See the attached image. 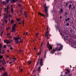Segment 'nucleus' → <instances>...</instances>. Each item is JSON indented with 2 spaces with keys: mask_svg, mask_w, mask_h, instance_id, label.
Wrapping results in <instances>:
<instances>
[{
  "mask_svg": "<svg viewBox=\"0 0 76 76\" xmlns=\"http://www.w3.org/2000/svg\"><path fill=\"white\" fill-rule=\"evenodd\" d=\"M4 70V69L3 67L0 68V71H1V70Z\"/></svg>",
  "mask_w": 76,
  "mask_h": 76,
  "instance_id": "19",
  "label": "nucleus"
},
{
  "mask_svg": "<svg viewBox=\"0 0 76 76\" xmlns=\"http://www.w3.org/2000/svg\"><path fill=\"white\" fill-rule=\"evenodd\" d=\"M13 2H15V0H11Z\"/></svg>",
  "mask_w": 76,
  "mask_h": 76,
  "instance_id": "31",
  "label": "nucleus"
},
{
  "mask_svg": "<svg viewBox=\"0 0 76 76\" xmlns=\"http://www.w3.org/2000/svg\"><path fill=\"white\" fill-rule=\"evenodd\" d=\"M12 13H13V8H12Z\"/></svg>",
  "mask_w": 76,
  "mask_h": 76,
  "instance_id": "28",
  "label": "nucleus"
},
{
  "mask_svg": "<svg viewBox=\"0 0 76 76\" xmlns=\"http://www.w3.org/2000/svg\"><path fill=\"white\" fill-rule=\"evenodd\" d=\"M63 12V10H62V9H60V13H61Z\"/></svg>",
  "mask_w": 76,
  "mask_h": 76,
  "instance_id": "20",
  "label": "nucleus"
},
{
  "mask_svg": "<svg viewBox=\"0 0 76 76\" xmlns=\"http://www.w3.org/2000/svg\"><path fill=\"white\" fill-rule=\"evenodd\" d=\"M9 17H12V15H10V14H9Z\"/></svg>",
  "mask_w": 76,
  "mask_h": 76,
  "instance_id": "36",
  "label": "nucleus"
},
{
  "mask_svg": "<svg viewBox=\"0 0 76 76\" xmlns=\"http://www.w3.org/2000/svg\"><path fill=\"white\" fill-rule=\"evenodd\" d=\"M10 33H8L7 34V36H8V35H10Z\"/></svg>",
  "mask_w": 76,
  "mask_h": 76,
  "instance_id": "38",
  "label": "nucleus"
},
{
  "mask_svg": "<svg viewBox=\"0 0 76 76\" xmlns=\"http://www.w3.org/2000/svg\"><path fill=\"white\" fill-rule=\"evenodd\" d=\"M14 38L15 40H18L20 38V37H14Z\"/></svg>",
  "mask_w": 76,
  "mask_h": 76,
  "instance_id": "15",
  "label": "nucleus"
},
{
  "mask_svg": "<svg viewBox=\"0 0 76 76\" xmlns=\"http://www.w3.org/2000/svg\"><path fill=\"white\" fill-rule=\"evenodd\" d=\"M42 63H43V62H42V58H41L40 62V66H42Z\"/></svg>",
  "mask_w": 76,
  "mask_h": 76,
  "instance_id": "8",
  "label": "nucleus"
},
{
  "mask_svg": "<svg viewBox=\"0 0 76 76\" xmlns=\"http://www.w3.org/2000/svg\"><path fill=\"white\" fill-rule=\"evenodd\" d=\"M65 21L66 22H67V19H65Z\"/></svg>",
  "mask_w": 76,
  "mask_h": 76,
  "instance_id": "47",
  "label": "nucleus"
},
{
  "mask_svg": "<svg viewBox=\"0 0 76 76\" xmlns=\"http://www.w3.org/2000/svg\"><path fill=\"white\" fill-rule=\"evenodd\" d=\"M16 24H14L13 26L12 27V28H15L16 27Z\"/></svg>",
  "mask_w": 76,
  "mask_h": 76,
  "instance_id": "25",
  "label": "nucleus"
},
{
  "mask_svg": "<svg viewBox=\"0 0 76 76\" xmlns=\"http://www.w3.org/2000/svg\"><path fill=\"white\" fill-rule=\"evenodd\" d=\"M56 44H57V46H58V45H60V47L59 49H58V50H60L61 49V48H61V46H62V48H63V46H62V45H61V44H60V43H57Z\"/></svg>",
  "mask_w": 76,
  "mask_h": 76,
  "instance_id": "7",
  "label": "nucleus"
},
{
  "mask_svg": "<svg viewBox=\"0 0 76 76\" xmlns=\"http://www.w3.org/2000/svg\"><path fill=\"white\" fill-rule=\"evenodd\" d=\"M19 51H20V52H21V51H22V52H23V50H19Z\"/></svg>",
  "mask_w": 76,
  "mask_h": 76,
  "instance_id": "53",
  "label": "nucleus"
},
{
  "mask_svg": "<svg viewBox=\"0 0 76 76\" xmlns=\"http://www.w3.org/2000/svg\"><path fill=\"white\" fill-rule=\"evenodd\" d=\"M69 23H67L66 24V26H69Z\"/></svg>",
  "mask_w": 76,
  "mask_h": 76,
  "instance_id": "33",
  "label": "nucleus"
},
{
  "mask_svg": "<svg viewBox=\"0 0 76 76\" xmlns=\"http://www.w3.org/2000/svg\"><path fill=\"white\" fill-rule=\"evenodd\" d=\"M61 18H62V16H61L60 18V19H61Z\"/></svg>",
  "mask_w": 76,
  "mask_h": 76,
  "instance_id": "50",
  "label": "nucleus"
},
{
  "mask_svg": "<svg viewBox=\"0 0 76 76\" xmlns=\"http://www.w3.org/2000/svg\"><path fill=\"white\" fill-rule=\"evenodd\" d=\"M14 22V21L13 20H12L11 21V23H13Z\"/></svg>",
  "mask_w": 76,
  "mask_h": 76,
  "instance_id": "22",
  "label": "nucleus"
},
{
  "mask_svg": "<svg viewBox=\"0 0 76 76\" xmlns=\"http://www.w3.org/2000/svg\"><path fill=\"white\" fill-rule=\"evenodd\" d=\"M7 46L6 45H4V48H6Z\"/></svg>",
  "mask_w": 76,
  "mask_h": 76,
  "instance_id": "29",
  "label": "nucleus"
},
{
  "mask_svg": "<svg viewBox=\"0 0 76 76\" xmlns=\"http://www.w3.org/2000/svg\"><path fill=\"white\" fill-rule=\"evenodd\" d=\"M58 31H59V32H60V34L61 35L62 38H63V37H64L63 36V34H61V31H60V30H58Z\"/></svg>",
  "mask_w": 76,
  "mask_h": 76,
  "instance_id": "17",
  "label": "nucleus"
},
{
  "mask_svg": "<svg viewBox=\"0 0 76 76\" xmlns=\"http://www.w3.org/2000/svg\"><path fill=\"white\" fill-rule=\"evenodd\" d=\"M66 70L67 71V72H65V74H66V73H69V72H70V71H69V69H66Z\"/></svg>",
  "mask_w": 76,
  "mask_h": 76,
  "instance_id": "13",
  "label": "nucleus"
},
{
  "mask_svg": "<svg viewBox=\"0 0 76 76\" xmlns=\"http://www.w3.org/2000/svg\"><path fill=\"white\" fill-rule=\"evenodd\" d=\"M18 6H21V5L20 4H18Z\"/></svg>",
  "mask_w": 76,
  "mask_h": 76,
  "instance_id": "45",
  "label": "nucleus"
},
{
  "mask_svg": "<svg viewBox=\"0 0 76 76\" xmlns=\"http://www.w3.org/2000/svg\"><path fill=\"white\" fill-rule=\"evenodd\" d=\"M10 43L11 42H13V40H10Z\"/></svg>",
  "mask_w": 76,
  "mask_h": 76,
  "instance_id": "41",
  "label": "nucleus"
},
{
  "mask_svg": "<svg viewBox=\"0 0 76 76\" xmlns=\"http://www.w3.org/2000/svg\"><path fill=\"white\" fill-rule=\"evenodd\" d=\"M40 54V53H39V52H38V53H37V55L38 56H39V55Z\"/></svg>",
  "mask_w": 76,
  "mask_h": 76,
  "instance_id": "37",
  "label": "nucleus"
},
{
  "mask_svg": "<svg viewBox=\"0 0 76 76\" xmlns=\"http://www.w3.org/2000/svg\"><path fill=\"white\" fill-rule=\"evenodd\" d=\"M12 49H13V48L12 47L10 48V50H12Z\"/></svg>",
  "mask_w": 76,
  "mask_h": 76,
  "instance_id": "44",
  "label": "nucleus"
},
{
  "mask_svg": "<svg viewBox=\"0 0 76 76\" xmlns=\"http://www.w3.org/2000/svg\"><path fill=\"white\" fill-rule=\"evenodd\" d=\"M16 59L15 58H14L13 61H16Z\"/></svg>",
  "mask_w": 76,
  "mask_h": 76,
  "instance_id": "32",
  "label": "nucleus"
},
{
  "mask_svg": "<svg viewBox=\"0 0 76 76\" xmlns=\"http://www.w3.org/2000/svg\"><path fill=\"white\" fill-rule=\"evenodd\" d=\"M44 7L45 8L46 14L47 17H48V7H46V4H44Z\"/></svg>",
  "mask_w": 76,
  "mask_h": 76,
  "instance_id": "3",
  "label": "nucleus"
},
{
  "mask_svg": "<svg viewBox=\"0 0 76 76\" xmlns=\"http://www.w3.org/2000/svg\"><path fill=\"white\" fill-rule=\"evenodd\" d=\"M48 31L46 32V34H45V37L47 36V38L48 39H49L50 38V34H48V31H50L48 30V27H47Z\"/></svg>",
  "mask_w": 76,
  "mask_h": 76,
  "instance_id": "4",
  "label": "nucleus"
},
{
  "mask_svg": "<svg viewBox=\"0 0 76 76\" xmlns=\"http://www.w3.org/2000/svg\"><path fill=\"white\" fill-rule=\"evenodd\" d=\"M12 63V62H10L9 63L10 64V63Z\"/></svg>",
  "mask_w": 76,
  "mask_h": 76,
  "instance_id": "57",
  "label": "nucleus"
},
{
  "mask_svg": "<svg viewBox=\"0 0 76 76\" xmlns=\"http://www.w3.org/2000/svg\"><path fill=\"white\" fill-rule=\"evenodd\" d=\"M1 61L0 60V63H1Z\"/></svg>",
  "mask_w": 76,
  "mask_h": 76,
  "instance_id": "64",
  "label": "nucleus"
},
{
  "mask_svg": "<svg viewBox=\"0 0 76 76\" xmlns=\"http://www.w3.org/2000/svg\"><path fill=\"white\" fill-rule=\"evenodd\" d=\"M72 7V5L71 4H70L69 6V9H71V7Z\"/></svg>",
  "mask_w": 76,
  "mask_h": 76,
  "instance_id": "24",
  "label": "nucleus"
},
{
  "mask_svg": "<svg viewBox=\"0 0 76 76\" xmlns=\"http://www.w3.org/2000/svg\"><path fill=\"white\" fill-rule=\"evenodd\" d=\"M15 31L16 30L15 29V28L12 27V31L13 32H15Z\"/></svg>",
  "mask_w": 76,
  "mask_h": 76,
  "instance_id": "9",
  "label": "nucleus"
},
{
  "mask_svg": "<svg viewBox=\"0 0 76 76\" xmlns=\"http://www.w3.org/2000/svg\"><path fill=\"white\" fill-rule=\"evenodd\" d=\"M4 42L5 43H6V44H9V43H10V40H4Z\"/></svg>",
  "mask_w": 76,
  "mask_h": 76,
  "instance_id": "6",
  "label": "nucleus"
},
{
  "mask_svg": "<svg viewBox=\"0 0 76 76\" xmlns=\"http://www.w3.org/2000/svg\"><path fill=\"white\" fill-rule=\"evenodd\" d=\"M69 76H72V74H69Z\"/></svg>",
  "mask_w": 76,
  "mask_h": 76,
  "instance_id": "58",
  "label": "nucleus"
},
{
  "mask_svg": "<svg viewBox=\"0 0 76 76\" xmlns=\"http://www.w3.org/2000/svg\"><path fill=\"white\" fill-rule=\"evenodd\" d=\"M2 63H3L4 64H6V62H5V60L4 59L2 60Z\"/></svg>",
  "mask_w": 76,
  "mask_h": 76,
  "instance_id": "16",
  "label": "nucleus"
},
{
  "mask_svg": "<svg viewBox=\"0 0 76 76\" xmlns=\"http://www.w3.org/2000/svg\"><path fill=\"white\" fill-rule=\"evenodd\" d=\"M2 48V47L1 46V45H0V53H1V54L2 53L1 52V48Z\"/></svg>",
  "mask_w": 76,
  "mask_h": 76,
  "instance_id": "18",
  "label": "nucleus"
},
{
  "mask_svg": "<svg viewBox=\"0 0 76 76\" xmlns=\"http://www.w3.org/2000/svg\"><path fill=\"white\" fill-rule=\"evenodd\" d=\"M34 50H36V48H34Z\"/></svg>",
  "mask_w": 76,
  "mask_h": 76,
  "instance_id": "54",
  "label": "nucleus"
},
{
  "mask_svg": "<svg viewBox=\"0 0 76 76\" xmlns=\"http://www.w3.org/2000/svg\"><path fill=\"white\" fill-rule=\"evenodd\" d=\"M75 46V45H71V47H72V46Z\"/></svg>",
  "mask_w": 76,
  "mask_h": 76,
  "instance_id": "55",
  "label": "nucleus"
},
{
  "mask_svg": "<svg viewBox=\"0 0 76 76\" xmlns=\"http://www.w3.org/2000/svg\"><path fill=\"white\" fill-rule=\"evenodd\" d=\"M2 52H3V53H4V50H2Z\"/></svg>",
  "mask_w": 76,
  "mask_h": 76,
  "instance_id": "51",
  "label": "nucleus"
},
{
  "mask_svg": "<svg viewBox=\"0 0 76 76\" xmlns=\"http://www.w3.org/2000/svg\"><path fill=\"white\" fill-rule=\"evenodd\" d=\"M3 58V56H1V55H0V58L1 59Z\"/></svg>",
  "mask_w": 76,
  "mask_h": 76,
  "instance_id": "27",
  "label": "nucleus"
},
{
  "mask_svg": "<svg viewBox=\"0 0 76 76\" xmlns=\"http://www.w3.org/2000/svg\"><path fill=\"white\" fill-rule=\"evenodd\" d=\"M24 16L26 17V18L28 17V15H27V13H26V12H24Z\"/></svg>",
  "mask_w": 76,
  "mask_h": 76,
  "instance_id": "11",
  "label": "nucleus"
},
{
  "mask_svg": "<svg viewBox=\"0 0 76 76\" xmlns=\"http://www.w3.org/2000/svg\"><path fill=\"white\" fill-rule=\"evenodd\" d=\"M46 58V55L45 54V56L44 58Z\"/></svg>",
  "mask_w": 76,
  "mask_h": 76,
  "instance_id": "48",
  "label": "nucleus"
},
{
  "mask_svg": "<svg viewBox=\"0 0 76 76\" xmlns=\"http://www.w3.org/2000/svg\"><path fill=\"white\" fill-rule=\"evenodd\" d=\"M20 20V19L19 18H18L16 19V20L17 22H19Z\"/></svg>",
  "mask_w": 76,
  "mask_h": 76,
  "instance_id": "21",
  "label": "nucleus"
},
{
  "mask_svg": "<svg viewBox=\"0 0 76 76\" xmlns=\"http://www.w3.org/2000/svg\"><path fill=\"white\" fill-rule=\"evenodd\" d=\"M8 47H10V45H8Z\"/></svg>",
  "mask_w": 76,
  "mask_h": 76,
  "instance_id": "59",
  "label": "nucleus"
},
{
  "mask_svg": "<svg viewBox=\"0 0 76 76\" xmlns=\"http://www.w3.org/2000/svg\"><path fill=\"white\" fill-rule=\"evenodd\" d=\"M3 31H4V30L3 29L2 30H0V32L1 33V34H0L1 36V35H2V34L3 33Z\"/></svg>",
  "mask_w": 76,
  "mask_h": 76,
  "instance_id": "12",
  "label": "nucleus"
},
{
  "mask_svg": "<svg viewBox=\"0 0 76 76\" xmlns=\"http://www.w3.org/2000/svg\"><path fill=\"white\" fill-rule=\"evenodd\" d=\"M10 38H12V37H11V36L10 37Z\"/></svg>",
  "mask_w": 76,
  "mask_h": 76,
  "instance_id": "61",
  "label": "nucleus"
},
{
  "mask_svg": "<svg viewBox=\"0 0 76 76\" xmlns=\"http://www.w3.org/2000/svg\"><path fill=\"white\" fill-rule=\"evenodd\" d=\"M7 51L8 53L9 52V50H8Z\"/></svg>",
  "mask_w": 76,
  "mask_h": 76,
  "instance_id": "56",
  "label": "nucleus"
},
{
  "mask_svg": "<svg viewBox=\"0 0 76 76\" xmlns=\"http://www.w3.org/2000/svg\"><path fill=\"white\" fill-rule=\"evenodd\" d=\"M38 35V33H37L36 34V36H37V35Z\"/></svg>",
  "mask_w": 76,
  "mask_h": 76,
  "instance_id": "52",
  "label": "nucleus"
},
{
  "mask_svg": "<svg viewBox=\"0 0 76 76\" xmlns=\"http://www.w3.org/2000/svg\"><path fill=\"white\" fill-rule=\"evenodd\" d=\"M67 20H70V18H68L67 19Z\"/></svg>",
  "mask_w": 76,
  "mask_h": 76,
  "instance_id": "42",
  "label": "nucleus"
},
{
  "mask_svg": "<svg viewBox=\"0 0 76 76\" xmlns=\"http://www.w3.org/2000/svg\"><path fill=\"white\" fill-rule=\"evenodd\" d=\"M21 23H19V24H20Z\"/></svg>",
  "mask_w": 76,
  "mask_h": 76,
  "instance_id": "63",
  "label": "nucleus"
},
{
  "mask_svg": "<svg viewBox=\"0 0 76 76\" xmlns=\"http://www.w3.org/2000/svg\"><path fill=\"white\" fill-rule=\"evenodd\" d=\"M3 25H4V23H3V24L2 25V26H3Z\"/></svg>",
  "mask_w": 76,
  "mask_h": 76,
  "instance_id": "60",
  "label": "nucleus"
},
{
  "mask_svg": "<svg viewBox=\"0 0 76 76\" xmlns=\"http://www.w3.org/2000/svg\"><path fill=\"white\" fill-rule=\"evenodd\" d=\"M38 14L39 15L42 16H44V17H45V16L44 15L42 14V13H40V12H39Z\"/></svg>",
  "mask_w": 76,
  "mask_h": 76,
  "instance_id": "10",
  "label": "nucleus"
},
{
  "mask_svg": "<svg viewBox=\"0 0 76 76\" xmlns=\"http://www.w3.org/2000/svg\"><path fill=\"white\" fill-rule=\"evenodd\" d=\"M49 42H48V47L49 50H51L52 49V47H51V45H50L49 44Z\"/></svg>",
  "mask_w": 76,
  "mask_h": 76,
  "instance_id": "5",
  "label": "nucleus"
},
{
  "mask_svg": "<svg viewBox=\"0 0 76 76\" xmlns=\"http://www.w3.org/2000/svg\"><path fill=\"white\" fill-rule=\"evenodd\" d=\"M22 40H20V42H19L20 43H21V42H22Z\"/></svg>",
  "mask_w": 76,
  "mask_h": 76,
  "instance_id": "40",
  "label": "nucleus"
},
{
  "mask_svg": "<svg viewBox=\"0 0 76 76\" xmlns=\"http://www.w3.org/2000/svg\"><path fill=\"white\" fill-rule=\"evenodd\" d=\"M15 42H16V43H17V44H18V43H19V41L18 40L15 41Z\"/></svg>",
  "mask_w": 76,
  "mask_h": 76,
  "instance_id": "26",
  "label": "nucleus"
},
{
  "mask_svg": "<svg viewBox=\"0 0 76 76\" xmlns=\"http://www.w3.org/2000/svg\"><path fill=\"white\" fill-rule=\"evenodd\" d=\"M41 69V66H40L39 67V68L38 70H40Z\"/></svg>",
  "mask_w": 76,
  "mask_h": 76,
  "instance_id": "30",
  "label": "nucleus"
},
{
  "mask_svg": "<svg viewBox=\"0 0 76 76\" xmlns=\"http://www.w3.org/2000/svg\"><path fill=\"white\" fill-rule=\"evenodd\" d=\"M2 76H7V72L4 73Z\"/></svg>",
  "mask_w": 76,
  "mask_h": 76,
  "instance_id": "14",
  "label": "nucleus"
},
{
  "mask_svg": "<svg viewBox=\"0 0 76 76\" xmlns=\"http://www.w3.org/2000/svg\"><path fill=\"white\" fill-rule=\"evenodd\" d=\"M22 24L23 25H24V21H23Z\"/></svg>",
  "mask_w": 76,
  "mask_h": 76,
  "instance_id": "39",
  "label": "nucleus"
},
{
  "mask_svg": "<svg viewBox=\"0 0 76 76\" xmlns=\"http://www.w3.org/2000/svg\"><path fill=\"white\" fill-rule=\"evenodd\" d=\"M6 0L7 1V3H8V2H9V1H10V0Z\"/></svg>",
  "mask_w": 76,
  "mask_h": 76,
  "instance_id": "35",
  "label": "nucleus"
},
{
  "mask_svg": "<svg viewBox=\"0 0 76 76\" xmlns=\"http://www.w3.org/2000/svg\"><path fill=\"white\" fill-rule=\"evenodd\" d=\"M43 44V43H42L41 44V47H42V46Z\"/></svg>",
  "mask_w": 76,
  "mask_h": 76,
  "instance_id": "43",
  "label": "nucleus"
},
{
  "mask_svg": "<svg viewBox=\"0 0 76 76\" xmlns=\"http://www.w3.org/2000/svg\"><path fill=\"white\" fill-rule=\"evenodd\" d=\"M26 35H28V32H27V33L26 34Z\"/></svg>",
  "mask_w": 76,
  "mask_h": 76,
  "instance_id": "62",
  "label": "nucleus"
},
{
  "mask_svg": "<svg viewBox=\"0 0 76 76\" xmlns=\"http://www.w3.org/2000/svg\"><path fill=\"white\" fill-rule=\"evenodd\" d=\"M31 63H32V62L31 61H28V63L29 64H31Z\"/></svg>",
  "mask_w": 76,
  "mask_h": 76,
  "instance_id": "23",
  "label": "nucleus"
},
{
  "mask_svg": "<svg viewBox=\"0 0 76 76\" xmlns=\"http://www.w3.org/2000/svg\"><path fill=\"white\" fill-rule=\"evenodd\" d=\"M9 8L8 7H7V8H4V10H5V13L4 14V18L3 20H1V22H5L6 23L7 22V21L6 20V19L7 18H8V9Z\"/></svg>",
  "mask_w": 76,
  "mask_h": 76,
  "instance_id": "1",
  "label": "nucleus"
},
{
  "mask_svg": "<svg viewBox=\"0 0 76 76\" xmlns=\"http://www.w3.org/2000/svg\"><path fill=\"white\" fill-rule=\"evenodd\" d=\"M10 29V27H9V28H7V30H8V29Z\"/></svg>",
  "mask_w": 76,
  "mask_h": 76,
  "instance_id": "34",
  "label": "nucleus"
},
{
  "mask_svg": "<svg viewBox=\"0 0 76 76\" xmlns=\"http://www.w3.org/2000/svg\"><path fill=\"white\" fill-rule=\"evenodd\" d=\"M20 72H22V69H20Z\"/></svg>",
  "mask_w": 76,
  "mask_h": 76,
  "instance_id": "49",
  "label": "nucleus"
},
{
  "mask_svg": "<svg viewBox=\"0 0 76 76\" xmlns=\"http://www.w3.org/2000/svg\"><path fill=\"white\" fill-rule=\"evenodd\" d=\"M7 58H9V56H6Z\"/></svg>",
  "mask_w": 76,
  "mask_h": 76,
  "instance_id": "46",
  "label": "nucleus"
},
{
  "mask_svg": "<svg viewBox=\"0 0 76 76\" xmlns=\"http://www.w3.org/2000/svg\"><path fill=\"white\" fill-rule=\"evenodd\" d=\"M60 48L61 49H58V47H57L56 49H53V50H52L51 51L50 54H54L55 52H56V50H58V51H60L61 50H62V46H61Z\"/></svg>",
  "mask_w": 76,
  "mask_h": 76,
  "instance_id": "2",
  "label": "nucleus"
}]
</instances>
